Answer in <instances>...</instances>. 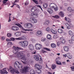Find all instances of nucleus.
Here are the masks:
<instances>
[{"label": "nucleus", "instance_id": "nucleus-1", "mask_svg": "<svg viewBox=\"0 0 74 74\" xmlns=\"http://www.w3.org/2000/svg\"><path fill=\"white\" fill-rule=\"evenodd\" d=\"M26 54V52L25 51H20L18 53V54L15 56V58H20L21 59H23L24 60H26V58L25 57V56L24 55Z\"/></svg>", "mask_w": 74, "mask_h": 74}, {"label": "nucleus", "instance_id": "nucleus-2", "mask_svg": "<svg viewBox=\"0 0 74 74\" xmlns=\"http://www.w3.org/2000/svg\"><path fill=\"white\" fill-rule=\"evenodd\" d=\"M18 44L22 47H26L28 45V42L26 40H24L23 41H20L19 42Z\"/></svg>", "mask_w": 74, "mask_h": 74}, {"label": "nucleus", "instance_id": "nucleus-3", "mask_svg": "<svg viewBox=\"0 0 74 74\" xmlns=\"http://www.w3.org/2000/svg\"><path fill=\"white\" fill-rule=\"evenodd\" d=\"M8 71H10L12 74H14V73H17V74H19V72L18 70H15V69H13L11 66H10L9 69H8Z\"/></svg>", "mask_w": 74, "mask_h": 74}, {"label": "nucleus", "instance_id": "nucleus-4", "mask_svg": "<svg viewBox=\"0 0 74 74\" xmlns=\"http://www.w3.org/2000/svg\"><path fill=\"white\" fill-rule=\"evenodd\" d=\"M30 69V67L29 66H26L24 67L23 69L20 70V72L21 73H25V72H27L28 70Z\"/></svg>", "mask_w": 74, "mask_h": 74}, {"label": "nucleus", "instance_id": "nucleus-5", "mask_svg": "<svg viewBox=\"0 0 74 74\" xmlns=\"http://www.w3.org/2000/svg\"><path fill=\"white\" fill-rule=\"evenodd\" d=\"M14 67H17L18 68H22V64L19 63V62L18 61H16L14 63Z\"/></svg>", "mask_w": 74, "mask_h": 74}, {"label": "nucleus", "instance_id": "nucleus-6", "mask_svg": "<svg viewBox=\"0 0 74 74\" xmlns=\"http://www.w3.org/2000/svg\"><path fill=\"white\" fill-rule=\"evenodd\" d=\"M24 25L25 27L27 29H32L33 26V24L30 23L25 24Z\"/></svg>", "mask_w": 74, "mask_h": 74}, {"label": "nucleus", "instance_id": "nucleus-7", "mask_svg": "<svg viewBox=\"0 0 74 74\" xmlns=\"http://www.w3.org/2000/svg\"><path fill=\"white\" fill-rule=\"evenodd\" d=\"M18 52H19V50L18 49V48L14 47L13 50L12 51L13 53L14 54H16V53L18 54L19 53Z\"/></svg>", "mask_w": 74, "mask_h": 74}, {"label": "nucleus", "instance_id": "nucleus-8", "mask_svg": "<svg viewBox=\"0 0 74 74\" xmlns=\"http://www.w3.org/2000/svg\"><path fill=\"white\" fill-rule=\"evenodd\" d=\"M36 49L39 50L42 48L41 45L40 44L37 43L35 45Z\"/></svg>", "mask_w": 74, "mask_h": 74}, {"label": "nucleus", "instance_id": "nucleus-9", "mask_svg": "<svg viewBox=\"0 0 74 74\" xmlns=\"http://www.w3.org/2000/svg\"><path fill=\"white\" fill-rule=\"evenodd\" d=\"M43 49H42L41 50V52L42 53H44L45 52H47L45 51H45H51V50L49 49L47 47H44L43 48Z\"/></svg>", "mask_w": 74, "mask_h": 74}, {"label": "nucleus", "instance_id": "nucleus-10", "mask_svg": "<svg viewBox=\"0 0 74 74\" xmlns=\"http://www.w3.org/2000/svg\"><path fill=\"white\" fill-rule=\"evenodd\" d=\"M65 25H66V27L67 29H70L71 27H73V25L71 24L69 25L68 23H66Z\"/></svg>", "mask_w": 74, "mask_h": 74}, {"label": "nucleus", "instance_id": "nucleus-11", "mask_svg": "<svg viewBox=\"0 0 74 74\" xmlns=\"http://www.w3.org/2000/svg\"><path fill=\"white\" fill-rule=\"evenodd\" d=\"M11 29L12 30H14V31H17V30H19V27L16 26L15 25H13L11 27Z\"/></svg>", "mask_w": 74, "mask_h": 74}, {"label": "nucleus", "instance_id": "nucleus-12", "mask_svg": "<svg viewBox=\"0 0 74 74\" xmlns=\"http://www.w3.org/2000/svg\"><path fill=\"white\" fill-rule=\"evenodd\" d=\"M15 25H16V26H18L19 27L22 28L23 30H24V31H29V30L25 29L23 28V27H22V26H21V25L19 23L15 24Z\"/></svg>", "mask_w": 74, "mask_h": 74}, {"label": "nucleus", "instance_id": "nucleus-13", "mask_svg": "<svg viewBox=\"0 0 74 74\" xmlns=\"http://www.w3.org/2000/svg\"><path fill=\"white\" fill-rule=\"evenodd\" d=\"M0 73H1V74H5V73L8 74V73L7 71H6V68L3 69V71L1 70Z\"/></svg>", "mask_w": 74, "mask_h": 74}, {"label": "nucleus", "instance_id": "nucleus-14", "mask_svg": "<svg viewBox=\"0 0 74 74\" xmlns=\"http://www.w3.org/2000/svg\"><path fill=\"white\" fill-rule=\"evenodd\" d=\"M30 22L32 23H36L37 22V20L34 18H31Z\"/></svg>", "mask_w": 74, "mask_h": 74}, {"label": "nucleus", "instance_id": "nucleus-15", "mask_svg": "<svg viewBox=\"0 0 74 74\" xmlns=\"http://www.w3.org/2000/svg\"><path fill=\"white\" fill-rule=\"evenodd\" d=\"M35 67L38 69H42V66H41V65H39L37 64H36L35 66Z\"/></svg>", "mask_w": 74, "mask_h": 74}, {"label": "nucleus", "instance_id": "nucleus-16", "mask_svg": "<svg viewBox=\"0 0 74 74\" xmlns=\"http://www.w3.org/2000/svg\"><path fill=\"white\" fill-rule=\"evenodd\" d=\"M28 48L31 51H33V50H34V46L32 44H29L28 46Z\"/></svg>", "mask_w": 74, "mask_h": 74}, {"label": "nucleus", "instance_id": "nucleus-17", "mask_svg": "<svg viewBox=\"0 0 74 74\" xmlns=\"http://www.w3.org/2000/svg\"><path fill=\"white\" fill-rule=\"evenodd\" d=\"M49 6L51 8L53 9L55 7H56V5L54 3H50L49 5Z\"/></svg>", "mask_w": 74, "mask_h": 74}, {"label": "nucleus", "instance_id": "nucleus-18", "mask_svg": "<svg viewBox=\"0 0 74 74\" xmlns=\"http://www.w3.org/2000/svg\"><path fill=\"white\" fill-rule=\"evenodd\" d=\"M42 35V32L41 31H38L36 32V35L38 36H41Z\"/></svg>", "mask_w": 74, "mask_h": 74}, {"label": "nucleus", "instance_id": "nucleus-19", "mask_svg": "<svg viewBox=\"0 0 74 74\" xmlns=\"http://www.w3.org/2000/svg\"><path fill=\"white\" fill-rule=\"evenodd\" d=\"M31 16L34 18H37L38 17V15L36 13H31Z\"/></svg>", "mask_w": 74, "mask_h": 74}, {"label": "nucleus", "instance_id": "nucleus-20", "mask_svg": "<svg viewBox=\"0 0 74 74\" xmlns=\"http://www.w3.org/2000/svg\"><path fill=\"white\" fill-rule=\"evenodd\" d=\"M47 11L48 12H49V13L50 14H52L53 13V10H52L50 8H48L47 9Z\"/></svg>", "mask_w": 74, "mask_h": 74}, {"label": "nucleus", "instance_id": "nucleus-21", "mask_svg": "<svg viewBox=\"0 0 74 74\" xmlns=\"http://www.w3.org/2000/svg\"><path fill=\"white\" fill-rule=\"evenodd\" d=\"M34 58L35 60L36 61H38L39 60V57L37 55H35L34 56Z\"/></svg>", "mask_w": 74, "mask_h": 74}, {"label": "nucleus", "instance_id": "nucleus-22", "mask_svg": "<svg viewBox=\"0 0 74 74\" xmlns=\"http://www.w3.org/2000/svg\"><path fill=\"white\" fill-rule=\"evenodd\" d=\"M63 47L65 51H66V52H69V47L67 46H64Z\"/></svg>", "mask_w": 74, "mask_h": 74}, {"label": "nucleus", "instance_id": "nucleus-23", "mask_svg": "<svg viewBox=\"0 0 74 74\" xmlns=\"http://www.w3.org/2000/svg\"><path fill=\"white\" fill-rule=\"evenodd\" d=\"M50 31L53 34H57V31L56 30H54V29H50Z\"/></svg>", "mask_w": 74, "mask_h": 74}, {"label": "nucleus", "instance_id": "nucleus-24", "mask_svg": "<svg viewBox=\"0 0 74 74\" xmlns=\"http://www.w3.org/2000/svg\"><path fill=\"white\" fill-rule=\"evenodd\" d=\"M60 42H61L62 44H64L65 43L66 41H65V40L64 39L61 38L60 39Z\"/></svg>", "mask_w": 74, "mask_h": 74}, {"label": "nucleus", "instance_id": "nucleus-25", "mask_svg": "<svg viewBox=\"0 0 74 74\" xmlns=\"http://www.w3.org/2000/svg\"><path fill=\"white\" fill-rule=\"evenodd\" d=\"M59 16H60L62 17H63L64 16V13H63V12L62 11H60L59 13Z\"/></svg>", "mask_w": 74, "mask_h": 74}, {"label": "nucleus", "instance_id": "nucleus-26", "mask_svg": "<svg viewBox=\"0 0 74 74\" xmlns=\"http://www.w3.org/2000/svg\"><path fill=\"white\" fill-rule=\"evenodd\" d=\"M67 10L69 11H71L72 12H74V10L72 9L71 8V7H69L67 9Z\"/></svg>", "mask_w": 74, "mask_h": 74}, {"label": "nucleus", "instance_id": "nucleus-27", "mask_svg": "<svg viewBox=\"0 0 74 74\" xmlns=\"http://www.w3.org/2000/svg\"><path fill=\"white\" fill-rule=\"evenodd\" d=\"M14 35L16 36H20L21 35V33L20 32H17L14 33Z\"/></svg>", "mask_w": 74, "mask_h": 74}, {"label": "nucleus", "instance_id": "nucleus-28", "mask_svg": "<svg viewBox=\"0 0 74 74\" xmlns=\"http://www.w3.org/2000/svg\"><path fill=\"white\" fill-rule=\"evenodd\" d=\"M58 32L60 34H62L63 33V31L61 29H59L58 30Z\"/></svg>", "mask_w": 74, "mask_h": 74}, {"label": "nucleus", "instance_id": "nucleus-29", "mask_svg": "<svg viewBox=\"0 0 74 74\" xmlns=\"http://www.w3.org/2000/svg\"><path fill=\"white\" fill-rule=\"evenodd\" d=\"M36 10V8L35 7H33L31 10V11L32 12H35Z\"/></svg>", "mask_w": 74, "mask_h": 74}, {"label": "nucleus", "instance_id": "nucleus-30", "mask_svg": "<svg viewBox=\"0 0 74 74\" xmlns=\"http://www.w3.org/2000/svg\"><path fill=\"white\" fill-rule=\"evenodd\" d=\"M51 23V21L49 20H47L45 21V25H49Z\"/></svg>", "mask_w": 74, "mask_h": 74}, {"label": "nucleus", "instance_id": "nucleus-31", "mask_svg": "<svg viewBox=\"0 0 74 74\" xmlns=\"http://www.w3.org/2000/svg\"><path fill=\"white\" fill-rule=\"evenodd\" d=\"M56 67V65L55 64H53L51 65V69H52V70H54V69H55Z\"/></svg>", "mask_w": 74, "mask_h": 74}, {"label": "nucleus", "instance_id": "nucleus-32", "mask_svg": "<svg viewBox=\"0 0 74 74\" xmlns=\"http://www.w3.org/2000/svg\"><path fill=\"white\" fill-rule=\"evenodd\" d=\"M56 63L58 65H62L61 62L58 60H57L56 61Z\"/></svg>", "mask_w": 74, "mask_h": 74}, {"label": "nucleus", "instance_id": "nucleus-33", "mask_svg": "<svg viewBox=\"0 0 74 74\" xmlns=\"http://www.w3.org/2000/svg\"><path fill=\"white\" fill-rule=\"evenodd\" d=\"M51 47H52V48H56V45H55L54 43H51Z\"/></svg>", "mask_w": 74, "mask_h": 74}, {"label": "nucleus", "instance_id": "nucleus-34", "mask_svg": "<svg viewBox=\"0 0 74 74\" xmlns=\"http://www.w3.org/2000/svg\"><path fill=\"white\" fill-rule=\"evenodd\" d=\"M47 38L49 40L51 39V35L50 34H48L47 36Z\"/></svg>", "mask_w": 74, "mask_h": 74}, {"label": "nucleus", "instance_id": "nucleus-35", "mask_svg": "<svg viewBox=\"0 0 74 74\" xmlns=\"http://www.w3.org/2000/svg\"><path fill=\"white\" fill-rule=\"evenodd\" d=\"M30 73L31 74H35V72L33 69H31L30 71Z\"/></svg>", "mask_w": 74, "mask_h": 74}, {"label": "nucleus", "instance_id": "nucleus-36", "mask_svg": "<svg viewBox=\"0 0 74 74\" xmlns=\"http://www.w3.org/2000/svg\"><path fill=\"white\" fill-rule=\"evenodd\" d=\"M43 7H44V8H47L48 7V4L47 3H45L43 5Z\"/></svg>", "mask_w": 74, "mask_h": 74}, {"label": "nucleus", "instance_id": "nucleus-37", "mask_svg": "<svg viewBox=\"0 0 74 74\" xmlns=\"http://www.w3.org/2000/svg\"><path fill=\"white\" fill-rule=\"evenodd\" d=\"M11 45H12V42H9L8 43V47H11Z\"/></svg>", "mask_w": 74, "mask_h": 74}, {"label": "nucleus", "instance_id": "nucleus-38", "mask_svg": "<svg viewBox=\"0 0 74 74\" xmlns=\"http://www.w3.org/2000/svg\"><path fill=\"white\" fill-rule=\"evenodd\" d=\"M16 39L17 40H24V38H23V37H19L18 38H16Z\"/></svg>", "mask_w": 74, "mask_h": 74}, {"label": "nucleus", "instance_id": "nucleus-39", "mask_svg": "<svg viewBox=\"0 0 74 74\" xmlns=\"http://www.w3.org/2000/svg\"><path fill=\"white\" fill-rule=\"evenodd\" d=\"M36 71L38 74H40L41 73V71L40 70V69H38L37 71Z\"/></svg>", "mask_w": 74, "mask_h": 74}, {"label": "nucleus", "instance_id": "nucleus-40", "mask_svg": "<svg viewBox=\"0 0 74 74\" xmlns=\"http://www.w3.org/2000/svg\"><path fill=\"white\" fill-rule=\"evenodd\" d=\"M69 35H71V36H73V32H72L71 31H69Z\"/></svg>", "mask_w": 74, "mask_h": 74}, {"label": "nucleus", "instance_id": "nucleus-41", "mask_svg": "<svg viewBox=\"0 0 74 74\" xmlns=\"http://www.w3.org/2000/svg\"><path fill=\"white\" fill-rule=\"evenodd\" d=\"M52 17L54 18H56V19H59V16L58 15H56L55 16H52Z\"/></svg>", "mask_w": 74, "mask_h": 74}, {"label": "nucleus", "instance_id": "nucleus-42", "mask_svg": "<svg viewBox=\"0 0 74 74\" xmlns=\"http://www.w3.org/2000/svg\"><path fill=\"white\" fill-rule=\"evenodd\" d=\"M7 37H11V36H12V34L11 33H9L7 34Z\"/></svg>", "mask_w": 74, "mask_h": 74}, {"label": "nucleus", "instance_id": "nucleus-43", "mask_svg": "<svg viewBox=\"0 0 74 74\" xmlns=\"http://www.w3.org/2000/svg\"><path fill=\"white\" fill-rule=\"evenodd\" d=\"M53 8L54 9V10H55V11H57L58 10V7L56 5V6H55L54 8Z\"/></svg>", "mask_w": 74, "mask_h": 74}, {"label": "nucleus", "instance_id": "nucleus-44", "mask_svg": "<svg viewBox=\"0 0 74 74\" xmlns=\"http://www.w3.org/2000/svg\"><path fill=\"white\" fill-rule=\"evenodd\" d=\"M32 1H33L34 3H35L36 4H38V1H37V0H32Z\"/></svg>", "mask_w": 74, "mask_h": 74}, {"label": "nucleus", "instance_id": "nucleus-45", "mask_svg": "<svg viewBox=\"0 0 74 74\" xmlns=\"http://www.w3.org/2000/svg\"><path fill=\"white\" fill-rule=\"evenodd\" d=\"M40 62H40L41 63H42V58H41V56H40Z\"/></svg>", "mask_w": 74, "mask_h": 74}, {"label": "nucleus", "instance_id": "nucleus-46", "mask_svg": "<svg viewBox=\"0 0 74 74\" xmlns=\"http://www.w3.org/2000/svg\"><path fill=\"white\" fill-rule=\"evenodd\" d=\"M58 35H55L53 36V38L54 39L57 38H58Z\"/></svg>", "mask_w": 74, "mask_h": 74}, {"label": "nucleus", "instance_id": "nucleus-47", "mask_svg": "<svg viewBox=\"0 0 74 74\" xmlns=\"http://www.w3.org/2000/svg\"><path fill=\"white\" fill-rule=\"evenodd\" d=\"M29 4V2L28 1H26L24 3V4L25 5H27Z\"/></svg>", "mask_w": 74, "mask_h": 74}, {"label": "nucleus", "instance_id": "nucleus-48", "mask_svg": "<svg viewBox=\"0 0 74 74\" xmlns=\"http://www.w3.org/2000/svg\"><path fill=\"white\" fill-rule=\"evenodd\" d=\"M15 40H16V38H14L12 37L10 38V40H11V41H14Z\"/></svg>", "mask_w": 74, "mask_h": 74}, {"label": "nucleus", "instance_id": "nucleus-49", "mask_svg": "<svg viewBox=\"0 0 74 74\" xmlns=\"http://www.w3.org/2000/svg\"><path fill=\"white\" fill-rule=\"evenodd\" d=\"M5 39V38L4 36H2L1 37V40L2 41H3V40H4V39Z\"/></svg>", "mask_w": 74, "mask_h": 74}, {"label": "nucleus", "instance_id": "nucleus-50", "mask_svg": "<svg viewBox=\"0 0 74 74\" xmlns=\"http://www.w3.org/2000/svg\"><path fill=\"white\" fill-rule=\"evenodd\" d=\"M69 42L70 44H73V41L71 40H69Z\"/></svg>", "mask_w": 74, "mask_h": 74}, {"label": "nucleus", "instance_id": "nucleus-51", "mask_svg": "<svg viewBox=\"0 0 74 74\" xmlns=\"http://www.w3.org/2000/svg\"><path fill=\"white\" fill-rule=\"evenodd\" d=\"M65 21H67V22L69 23V22H70V20L68 21L67 20V17H65Z\"/></svg>", "mask_w": 74, "mask_h": 74}, {"label": "nucleus", "instance_id": "nucleus-52", "mask_svg": "<svg viewBox=\"0 0 74 74\" xmlns=\"http://www.w3.org/2000/svg\"><path fill=\"white\" fill-rule=\"evenodd\" d=\"M7 1H8V0H4L3 1V2L4 4H5V3H6V2H7Z\"/></svg>", "mask_w": 74, "mask_h": 74}, {"label": "nucleus", "instance_id": "nucleus-53", "mask_svg": "<svg viewBox=\"0 0 74 74\" xmlns=\"http://www.w3.org/2000/svg\"><path fill=\"white\" fill-rule=\"evenodd\" d=\"M71 68L72 71H74V66L71 67Z\"/></svg>", "mask_w": 74, "mask_h": 74}, {"label": "nucleus", "instance_id": "nucleus-54", "mask_svg": "<svg viewBox=\"0 0 74 74\" xmlns=\"http://www.w3.org/2000/svg\"><path fill=\"white\" fill-rule=\"evenodd\" d=\"M19 2V0H15L14 2V3H18Z\"/></svg>", "mask_w": 74, "mask_h": 74}, {"label": "nucleus", "instance_id": "nucleus-55", "mask_svg": "<svg viewBox=\"0 0 74 74\" xmlns=\"http://www.w3.org/2000/svg\"><path fill=\"white\" fill-rule=\"evenodd\" d=\"M62 63L63 65H65V64H66V62H62Z\"/></svg>", "mask_w": 74, "mask_h": 74}, {"label": "nucleus", "instance_id": "nucleus-56", "mask_svg": "<svg viewBox=\"0 0 74 74\" xmlns=\"http://www.w3.org/2000/svg\"><path fill=\"white\" fill-rule=\"evenodd\" d=\"M67 56L69 59H71L72 58V56Z\"/></svg>", "mask_w": 74, "mask_h": 74}, {"label": "nucleus", "instance_id": "nucleus-57", "mask_svg": "<svg viewBox=\"0 0 74 74\" xmlns=\"http://www.w3.org/2000/svg\"><path fill=\"white\" fill-rule=\"evenodd\" d=\"M46 30L47 32H49V28L47 27V28L46 29Z\"/></svg>", "mask_w": 74, "mask_h": 74}, {"label": "nucleus", "instance_id": "nucleus-58", "mask_svg": "<svg viewBox=\"0 0 74 74\" xmlns=\"http://www.w3.org/2000/svg\"><path fill=\"white\" fill-rule=\"evenodd\" d=\"M71 38L72 40L74 41V35H73L71 37Z\"/></svg>", "mask_w": 74, "mask_h": 74}, {"label": "nucleus", "instance_id": "nucleus-59", "mask_svg": "<svg viewBox=\"0 0 74 74\" xmlns=\"http://www.w3.org/2000/svg\"><path fill=\"white\" fill-rule=\"evenodd\" d=\"M17 49L18 50V49H21V50H23V49L22 48H21V47H17Z\"/></svg>", "mask_w": 74, "mask_h": 74}, {"label": "nucleus", "instance_id": "nucleus-60", "mask_svg": "<svg viewBox=\"0 0 74 74\" xmlns=\"http://www.w3.org/2000/svg\"><path fill=\"white\" fill-rule=\"evenodd\" d=\"M10 18H11V16H10L9 19V20L8 21V22H10V21H11V20L10 19Z\"/></svg>", "mask_w": 74, "mask_h": 74}, {"label": "nucleus", "instance_id": "nucleus-61", "mask_svg": "<svg viewBox=\"0 0 74 74\" xmlns=\"http://www.w3.org/2000/svg\"><path fill=\"white\" fill-rule=\"evenodd\" d=\"M3 67V65H2L1 64H0V68L1 69V68H2Z\"/></svg>", "mask_w": 74, "mask_h": 74}, {"label": "nucleus", "instance_id": "nucleus-62", "mask_svg": "<svg viewBox=\"0 0 74 74\" xmlns=\"http://www.w3.org/2000/svg\"><path fill=\"white\" fill-rule=\"evenodd\" d=\"M16 7L18 8H20V7L19 6V5H17L16 6Z\"/></svg>", "mask_w": 74, "mask_h": 74}, {"label": "nucleus", "instance_id": "nucleus-63", "mask_svg": "<svg viewBox=\"0 0 74 74\" xmlns=\"http://www.w3.org/2000/svg\"><path fill=\"white\" fill-rule=\"evenodd\" d=\"M45 41V38H44L43 39L41 40V41L43 42V41Z\"/></svg>", "mask_w": 74, "mask_h": 74}, {"label": "nucleus", "instance_id": "nucleus-64", "mask_svg": "<svg viewBox=\"0 0 74 74\" xmlns=\"http://www.w3.org/2000/svg\"><path fill=\"white\" fill-rule=\"evenodd\" d=\"M6 41H10V39H6Z\"/></svg>", "mask_w": 74, "mask_h": 74}]
</instances>
